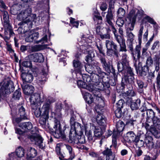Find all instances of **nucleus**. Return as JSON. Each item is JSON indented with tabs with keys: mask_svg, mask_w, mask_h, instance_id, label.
Wrapping results in <instances>:
<instances>
[{
	"mask_svg": "<svg viewBox=\"0 0 160 160\" xmlns=\"http://www.w3.org/2000/svg\"><path fill=\"white\" fill-rule=\"evenodd\" d=\"M29 100L35 115L40 117V123L45 125L49 118L50 104L55 101L54 99L50 97L46 99L44 96L41 98L39 94L36 93L31 96Z\"/></svg>",
	"mask_w": 160,
	"mask_h": 160,
	"instance_id": "obj_1",
	"label": "nucleus"
},
{
	"mask_svg": "<svg viewBox=\"0 0 160 160\" xmlns=\"http://www.w3.org/2000/svg\"><path fill=\"white\" fill-rule=\"evenodd\" d=\"M19 126L26 131L32 128L30 131L32 134L28 136V138L32 142H34L35 144L38 146L40 148H43L45 146V144L43 142L42 138L38 134V131L37 128L35 127L32 128V124L30 122L22 123Z\"/></svg>",
	"mask_w": 160,
	"mask_h": 160,
	"instance_id": "obj_2",
	"label": "nucleus"
},
{
	"mask_svg": "<svg viewBox=\"0 0 160 160\" xmlns=\"http://www.w3.org/2000/svg\"><path fill=\"white\" fill-rule=\"evenodd\" d=\"M145 136L144 133L142 131L138 132L137 135L132 131H130L126 134L125 137V140L128 143L135 142L136 145H138L140 141L142 143L141 145L142 146L144 144V142L142 139V137Z\"/></svg>",
	"mask_w": 160,
	"mask_h": 160,
	"instance_id": "obj_3",
	"label": "nucleus"
},
{
	"mask_svg": "<svg viewBox=\"0 0 160 160\" xmlns=\"http://www.w3.org/2000/svg\"><path fill=\"white\" fill-rule=\"evenodd\" d=\"M145 136L142 137V139H143L146 143V145L149 149H153V151L160 152V140L157 141L156 143L152 137L150 135H146L144 134Z\"/></svg>",
	"mask_w": 160,
	"mask_h": 160,
	"instance_id": "obj_4",
	"label": "nucleus"
},
{
	"mask_svg": "<svg viewBox=\"0 0 160 160\" xmlns=\"http://www.w3.org/2000/svg\"><path fill=\"white\" fill-rule=\"evenodd\" d=\"M148 119H146V120L143 122H141L142 123V127H144L148 132H151L155 138L158 139L160 137V132L157 131L154 128L153 124H152V121L149 120L148 121Z\"/></svg>",
	"mask_w": 160,
	"mask_h": 160,
	"instance_id": "obj_5",
	"label": "nucleus"
},
{
	"mask_svg": "<svg viewBox=\"0 0 160 160\" xmlns=\"http://www.w3.org/2000/svg\"><path fill=\"white\" fill-rule=\"evenodd\" d=\"M60 126V122L55 118L53 126V135L56 138L63 139L65 138V136L63 132L62 131Z\"/></svg>",
	"mask_w": 160,
	"mask_h": 160,
	"instance_id": "obj_6",
	"label": "nucleus"
},
{
	"mask_svg": "<svg viewBox=\"0 0 160 160\" xmlns=\"http://www.w3.org/2000/svg\"><path fill=\"white\" fill-rule=\"evenodd\" d=\"M14 89L12 81H7L3 84L0 89V96L5 94H9Z\"/></svg>",
	"mask_w": 160,
	"mask_h": 160,
	"instance_id": "obj_7",
	"label": "nucleus"
},
{
	"mask_svg": "<svg viewBox=\"0 0 160 160\" xmlns=\"http://www.w3.org/2000/svg\"><path fill=\"white\" fill-rule=\"evenodd\" d=\"M93 94L94 98L96 99L95 103L97 104L95 108V110L96 111H102L104 106L103 98L99 91H97L96 93Z\"/></svg>",
	"mask_w": 160,
	"mask_h": 160,
	"instance_id": "obj_8",
	"label": "nucleus"
},
{
	"mask_svg": "<svg viewBox=\"0 0 160 160\" xmlns=\"http://www.w3.org/2000/svg\"><path fill=\"white\" fill-rule=\"evenodd\" d=\"M137 73L142 77H144L147 75V73L149 71V66L147 65L142 66L141 62H139L138 63H135L134 65Z\"/></svg>",
	"mask_w": 160,
	"mask_h": 160,
	"instance_id": "obj_9",
	"label": "nucleus"
},
{
	"mask_svg": "<svg viewBox=\"0 0 160 160\" xmlns=\"http://www.w3.org/2000/svg\"><path fill=\"white\" fill-rule=\"evenodd\" d=\"M32 12V9L31 8H28L20 12L17 17V19L23 21L19 23V25H24V21L28 18Z\"/></svg>",
	"mask_w": 160,
	"mask_h": 160,
	"instance_id": "obj_10",
	"label": "nucleus"
},
{
	"mask_svg": "<svg viewBox=\"0 0 160 160\" xmlns=\"http://www.w3.org/2000/svg\"><path fill=\"white\" fill-rule=\"evenodd\" d=\"M141 45V43H138V44L136 46L135 49L131 52L134 65L135 63H138L139 62H140V59L141 57L140 52Z\"/></svg>",
	"mask_w": 160,
	"mask_h": 160,
	"instance_id": "obj_11",
	"label": "nucleus"
},
{
	"mask_svg": "<svg viewBox=\"0 0 160 160\" xmlns=\"http://www.w3.org/2000/svg\"><path fill=\"white\" fill-rule=\"evenodd\" d=\"M117 68L118 72L124 73V75H134L132 68H131L129 65L128 66L121 67L120 64L118 63L117 64Z\"/></svg>",
	"mask_w": 160,
	"mask_h": 160,
	"instance_id": "obj_12",
	"label": "nucleus"
},
{
	"mask_svg": "<svg viewBox=\"0 0 160 160\" xmlns=\"http://www.w3.org/2000/svg\"><path fill=\"white\" fill-rule=\"evenodd\" d=\"M141 101L139 98L132 100V98L129 99V107L132 111L139 109L141 105Z\"/></svg>",
	"mask_w": 160,
	"mask_h": 160,
	"instance_id": "obj_13",
	"label": "nucleus"
},
{
	"mask_svg": "<svg viewBox=\"0 0 160 160\" xmlns=\"http://www.w3.org/2000/svg\"><path fill=\"white\" fill-rule=\"evenodd\" d=\"M28 58L31 61L35 62H42L44 60L43 55L39 53L31 54L28 56Z\"/></svg>",
	"mask_w": 160,
	"mask_h": 160,
	"instance_id": "obj_14",
	"label": "nucleus"
},
{
	"mask_svg": "<svg viewBox=\"0 0 160 160\" xmlns=\"http://www.w3.org/2000/svg\"><path fill=\"white\" fill-rule=\"evenodd\" d=\"M125 124L124 122L121 120H119L118 122L115 124V128H113L112 133L115 132L116 134L120 135L121 133L123 131Z\"/></svg>",
	"mask_w": 160,
	"mask_h": 160,
	"instance_id": "obj_15",
	"label": "nucleus"
},
{
	"mask_svg": "<svg viewBox=\"0 0 160 160\" xmlns=\"http://www.w3.org/2000/svg\"><path fill=\"white\" fill-rule=\"evenodd\" d=\"M73 66L76 68V70L78 72L76 73V76H80L79 78H82L84 81L87 82V79H86L85 76H83L80 73L81 69L82 68V65L80 62L78 60H74L73 61Z\"/></svg>",
	"mask_w": 160,
	"mask_h": 160,
	"instance_id": "obj_16",
	"label": "nucleus"
},
{
	"mask_svg": "<svg viewBox=\"0 0 160 160\" xmlns=\"http://www.w3.org/2000/svg\"><path fill=\"white\" fill-rule=\"evenodd\" d=\"M97 113L96 120L98 124L100 126L105 127L106 126V118L100 112L101 111H96Z\"/></svg>",
	"mask_w": 160,
	"mask_h": 160,
	"instance_id": "obj_17",
	"label": "nucleus"
},
{
	"mask_svg": "<svg viewBox=\"0 0 160 160\" xmlns=\"http://www.w3.org/2000/svg\"><path fill=\"white\" fill-rule=\"evenodd\" d=\"M83 127L81 126V124L77 122L71 126L70 131L76 133L77 134H81L83 133Z\"/></svg>",
	"mask_w": 160,
	"mask_h": 160,
	"instance_id": "obj_18",
	"label": "nucleus"
},
{
	"mask_svg": "<svg viewBox=\"0 0 160 160\" xmlns=\"http://www.w3.org/2000/svg\"><path fill=\"white\" fill-rule=\"evenodd\" d=\"M90 89H88V90L91 92H92L93 93H95L96 92L97 90L102 91L104 89V86L102 82H99L94 83L93 85H90Z\"/></svg>",
	"mask_w": 160,
	"mask_h": 160,
	"instance_id": "obj_19",
	"label": "nucleus"
},
{
	"mask_svg": "<svg viewBox=\"0 0 160 160\" xmlns=\"http://www.w3.org/2000/svg\"><path fill=\"white\" fill-rule=\"evenodd\" d=\"M147 22L150 23V24L155 25V26H154V28L155 29V30L157 31L158 29L159 26L158 24H157V22L154 20L153 18L147 15L144 17L143 19L142 20V23L144 22L145 23H146Z\"/></svg>",
	"mask_w": 160,
	"mask_h": 160,
	"instance_id": "obj_20",
	"label": "nucleus"
},
{
	"mask_svg": "<svg viewBox=\"0 0 160 160\" xmlns=\"http://www.w3.org/2000/svg\"><path fill=\"white\" fill-rule=\"evenodd\" d=\"M112 135V145H111V148L113 147L114 149H115L114 151L113 154L115 153H116L117 152V149L118 148V147L117 146V138L120 135L118 134H116L115 132H114V133L112 132V133H111V135Z\"/></svg>",
	"mask_w": 160,
	"mask_h": 160,
	"instance_id": "obj_21",
	"label": "nucleus"
},
{
	"mask_svg": "<svg viewBox=\"0 0 160 160\" xmlns=\"http://www.w3.org/2000/svg\"><path fill=\"white\" fill-rule=\"evenodd\" d=\"M125 104L124 100L121 99L116 103L115 105L113 106L112 110L113 111H122V109L123 108Z\"/></svg>",
	"mask_w": 160,
	"mask_h": 160,
	"instance_id": "obj_22",
	"label": "nucleus"
},
{
	"mask_svg": "<svg viewBox=\"0 0 160 160\" xmlns=\"http://www.w3.org/2000/svg\"><path fill=\"white\" fill-rule=\"evenodd\" d=\"M4 33L7 35L9 33L10 37L13 36L14 33L12 31V27L8 22V20L4 21Z\"/></svg>",
	"mask_w": 160,
	"mask_h": 160,
	"instance_id": "obj_23",
	"label": "nucleus"
},
{
	"mask_svg": "<svg viewBox=\"0 0 160 160\" xmlns=\"http://www.w3.org/2000/svg\"><path fill=\"white\" fill-rule=\"evenodd\" d=\"M128 84L126 82V79L122 78L121 83L118 84L116 87V89L118 92H124L125 87Z\"/></svg>",
	"mask_w": 160,
	"mask_h": 160,
	"instance_id": "obj_24",
	"label": "nucleus"
},
{
	"mask_svg": "<svg viewBox=\"0 0 160 160\" xmlns=\"http://www.w3.org/2000/svg\"><path fill=\"white\" fill-rule=\"evenodd\" d=\"M21 76L23 81L26 82H31L33 79V75L30 73L22 72Z\"/></svg>",
	"mask_w": 160,
	"mask_h": 160,
	"instance_id": "obj_25",
	"label": "nucleus"
},
{
	"mask_svg": "<svg viewBox=\"0 0 160 160\" xmlns=\"http://www.w3.org/2000/svg\"><path fill=\"white\" fill-rule=\"evenodd\" d=\"M37 155L36 150L32 148H28L27 154V160H31L32 158L35 157Z\"/></svg>",
	"mask_w": 160,
	"mask_h": 160,
	"instance_id": "obj_26",
	"label": "nucleus"
},
{
	"mask_svg": "<svg viewBox=\"0 0 160 160\" xmlns=\"http://www.w3.org/2000/svg\"><path fill=\"white\" fill-rule=\"evenodd\" d=\"M137 123L136 118L135 117L131 118L129 116V118L127 119L125 125L127 127L130 128H133L134 126Z\"/></svg>",
	"mask_w": 160,
	"mask_h": 160,
	"instance_id": "obj_27",
	"label": "nucleus"
},
{
	"mask_svg": "<svg viewBox=\"0 0 160 160\" xmlns=\"http://www.w3.org/2000/svg\"><path fill=\"white\" fill-rule=\"evenodd\" d=\"M111 55L118 57V52L117 45L113 41H111Z\"/></svg>",
	"mask_w": 160,
	"mask_h": 160,
	"instance_id": "obj_28",
	"label": "nucleus"
},
{
	"mask_svg": "<svg viewBox=\"0 0 160 160\" xmlns=\"http://www.w3.org/2000/svg\"><path fill=\"white\" fill-rule=\"evenodd\" d=\"M24 93L27 95H29L33 92L34 88L31 85H26L22 86Z\"/></svg>",
	"mask_w": 160,
	"mask_h": 160,
	"instance_id": "obj_29",
	"label": "nucleus"
},
{
	"mask_svg": "<svg viewBox=\"0 0 160 160\" xmlns=\"http://www.w3.org/2000/svg\"><path fill=\"white\" fill-rule=\"evenodd\" d=\"M147 117L146 119H148V121L149 120H152V121L153 120L157 119L158 117L155 116V112L152 109H149L147 110L146 112Z\"/></svg>",
	"mask_w": 160,
	"mask_h": 160,
	"instance_id": "obj_30",
	"label": "nucleus"
},
{
	"mask_svg": "<svg viewBox=\"0 0 160 160\" xmlns=\"http://www.w3.org/2000/svg\"><path fill=\"white\" fill-rule=\"evenodd\" d=\"M90 128L93 129L94 134L95 137H99L103 134L101 129L98 126H91Z\"/></svg>",
	"mask_w": 160,
	"mask_h": 160,
	"instance_id": "obj_31",
	"label": "nucleus"
},
{
	"mask_svg": "<svg viewBox=\"0 0 160 160\" xmlns=\"http://www.w3.org/2000/svg\"><path fill=\"white\" fill-rule=\"evenodd\" d=\"M86 70L90 74L94 73L98 70L99 68L96 66H93L92 64H86L85 66Z\"/></svg>",
	"mask_w": 160,
	"mask_h": 160,
	"instance_id": "obj_32",
	"label": "nucleus"
},
{
	"mask_svg": "<svg viewBox=\"0 0 160 160\" xmlns=\"http://www.w3.org/2000/svg\"><path fill=\"white\" fill-rule=\"evenodd\" d=\"M83 98L85 100L88 104H91L93 101V98L92 96L88 92L85 91H82Z\"/></svg>",
	"mask_w": 160,
	"mask_h": 160,
	"instance_id": "obj_33",
	"label": "nucleus"
},
{
	"mask_svg": "<svg viewBox=\"0 0 160 160\" xmlns=\"http://www.w3.org/2000/svg\"><path fill=\"white\" fill-rule=\"evenodd\" d=\"M47 73H44L39 74L37 78V82L39 85H42L44 84L46 81Z\"/></svg>",
	"mask_w": 160,
	"mask_h": 160,
	"instance_id": "obj_34",
	"label": "nucleus"
},
{
	"mask_svg": "<svg viewBox=\"0 0 160 160\" xmlns=\"http://www.w3.org/2000/svg\"><path fill=\"white\" fill-rule=\"evenodd\" d=\"M111 27H112V29L113 31V33L118 43L119 44V45L121 46V41L123 38V37L119 35L116 34L117 33V31L116 29L114 28V26L112 25V23L111 21Z\"/></svg>",
	"mask_w": 160,
	"mask_h": 160,
	"instance_id": "obj_35",
	"label": "nucleus"
},
{
	"mask_svg": "<svg viewBox=\"0 0 160 160\" xmlns=\"http://www.w3.org/2000/svg\"><path fill=\"white\" fill-rule=\"evenodd\" d=\"M78 134L71 131H70L69 134V141L70 143H77L78 137Z\"/></svg>",
	"mask_w": 160,
	"mask_h": 160,
	"instance_id": "obj_36",
	"label": "nucleus"
},
{
	"mask_svg": "<svg viewBox=\"0 0 160 160\" xmlns=\"http://www.w3.org/2000/svg\"><path fill=\"white\" fill-rule=\"evenodd\" d=\"M28 18L24 21L25 24H27L29 27H31L32 25V22H35L36 19V16L35 14H31Z\"/></svg>",
	"mask_w": 160,
	"mask_h": 160,
	"instance_id": "obj_37",
	"label": "nucleus"
},
{
	"mask_svg": "<svg viewBox=\"0 0 160 160\" xmlns=\"http://www.w3.org/2000/svg\"><path fill=\"white\" fill-rule=\"evenodd\" d=\"M137 83L138 86V92L140 94H143V88H146L147 86H144V83L141 80H137Z\"/></svg>",
	"mask_w": 160,
	"mask_h": 160,
	"instance_id": "obj_38",
	"label": "nucleus"
},
{
	"mask_svg": "<svg viewBox=\"0 0 160 160\" xmlns=\"http://www.w3.org/2000/svg\"><path fill=\"white\" fill-rule=\"evenodd\" d=\"M47 47L46 44L35 45L31 47V50L32 52H37L46 48Z\"/></svg>",
	"mask_w": 160,
	"mask_h": 160,
	"instance_id": "obj_39",
	"label": "nucleus"
},
{
	"mask_svg": "<svg viewBox=\"0 0 160 160\" xmlns=\"http://www.w3.org/2000/svg\"><path fill=\"white\" fill-rule=\"evenodd\" d=\"M128 56L125 54H123L121 60V67H123L126 66H129V62L128 60Z\"/></svg>",
	"mask_w": 160,
	"mask_h": 160,
	"instance_id": "obj_40",
	"label": "nucleus"
},
{
	"mask_svg": "<svg viewBox=\"0 0 160 160\" xmlns=\"http://www.w3.org/2000/svg\"><path fill=\"white\" fill-rule=\"evenodd\" d=\"M89 125L86 124L84 125V128L85 131V133L86 135L87 136L88 138L90 141H92L93 138L92 136V132L90 130L88 129Z\"/></svg>",
	"mask_w": 160,
	"mask_h": 160,
	"instance_id": "obj_41",
	"label": "nucleus"
},
{
	"mask_svg": "<svg viewBox=\"0 0 160 160\" xmlns=\"http://www.w3.org/2000/svg\"><path fill=\"white\" fill-rule=\"evenodd\" d=\"M22 6L20 5H16L13 6L11 9V13L12 14L16 15H17L19 14V13L20 12L19 11V8Z\"/></svg>",
	"mask_w": 160,
	"mask_h": 160,
	"instance_id": "obj_42",
	"label": "nucleus"
},
{
	"mask_svg": "<svg viewBox=\"0 0 160 160\" xmlns=\"http://www.w3.org/2000/svg\"><path fill=\"white\" fill-rule=\"evenodd\" d=\"M134 75H124L123 77L124 79H126V82L128 84H133L134 82Z\"/></svg>",
	"mask_w": 160,
	"mask_h": 160,
	"instance_id": "obj_43",
	"label": "nucleus"
},
{
	"mask_svg": "<svg viewBox=\"0 0 160 160\" xmlns=\"http://www.w3.org/2000/svg\"><path fill=\"white\" fill-rule=\"evenodd\" d=\"M154 155L153 158H151L149 156L146 155L144 156L143 160H155L160 153V152H158V151H153Z\"/></svg>",
	"mask_w": 160,
	"mask_h": 160,
	"instance_id": "obj_44",
	"label": "nucleus"
},
{
	"mask_svg": "<svg viewBox=\"0 0 160 160\" xmlns=\"http://www.w3.org/2000/svg\"><path fill=\"white\" fill-rule=\"evenodd\" d=\"M144 29L143 24L141 23L140 25V29L138 33V43L142 44V36L143 32V31Z\"/></svg>",
	"mask_w": 160,
	"mask_h": 160,
	"instance_id": "obj_45",
	"label": "nucleus"
},
{
	"mask_svg": "<svg viewBox=\"0 0 160 160\" xmlns=\"http://www.w3.org/2000/svg\"><path fill=\"white\" fill-rule=\"evenodd\" d=\"M66 147L67 149L68 150L70 155L69 158L67 159H64V160H72L74 158V153L72 150V147L69 145H66Z\"/></svg>",
	"mask_w": 160,
	"mask_h": 160,
	"instance_id": "obj_46",
	"label": "nucleus"
},
{
	"mask_svg": "<svg viewBox=\"0 0 160 160\" xmlns=\"http://www.w3.org/2000/svg\"><path fill=\"white\" fill-rule=\"evenodd\" d=\"M16 152L17 156L19 158L23 157L24 155V150L20 147H19L16 149Z\"/></svg>",
	"mask_w": 160,
	"mask_h": 160,
	"instance_id": "obj_47",
	"label": "nucleus"
},
{
	"mask_svg": "<svg viewBox=\"0 0 160 160\" xmlns=\"http://www.w3.org/2000/svg\"><path fill=\"white\" fill-rule=\"evenodd\" d=\"M19 113L21 118H22L23 119H27V116L26 115L25 108L23 106H21L19 108Z\"/></svg>",
	"mask_w": 160,
	"mask_h": 160,
	"instance_id": "obj_48",
	"label": "nucleus"
},
{
	"mask_svg": "<svg viewBox=\"0 0 160 160\" xmlns=\"http://www.w3.org/2000/svg\"><path fill=\"white\" fill-rule=\"evenodd\" d=\"M154 128L157 131L160 130V120L157 118L152 121Z\"/></svg>",
	"mask_w": 160,
	"mask_h": 160,
	"instance_id": "obj_49",
	"label": "nucleus"
},
{
	"mask_svg": "<svg viewBox=\"0 0 160 160\" xmlns=\"http://www.w3.org/2000/svg\"><path fill=\"white\" fill-rule=\"evenodd\" d=\"M20 89H18L13 93L12 98L13 99L18 100L21 96Z\"/></svg>",
	"mask_w": 160,
	"mask_h": 160,
	"instance_id": "obj_50",
	"label": "nucleus"
},
{
	"mask_svg": "<svg viewBox=\"0 0 160 160\" xmlns=\"http://www.w3.org/2000/svg\"><path fill=\"white\" fill-rule=\"evenodd\" d=\"M78 85L80 88L87 89H90V88L88 86L86 83L81 80H79L77 81Z\"/></svg>",
	"mask_w": 160,
	"mask_h": 160,
	"instance_id": "obj_51",
	"label": "nucleus"
},
{
	"mask_svg": "<svg viewBox=\"0 0 160 160\" xmlns=\"http://www.w3.org/2000/svg\"><path fill=\"white\" fill-rule=\"evenodd\" d=\"M78 137L77 139V144H83L85 143V139L84 136L82 134H78Z\"/></svg>",
	"mask_w": 160,
	"mask_h": 160,
	"instance_id": "obj_52",
	"label": "nucleus"
},
{
	"mask_svg": "<svg viewBox=\"0 0 160 160\" xmlns=\"http://www.w3.org/2000/svg\"><path fill=\"white\" fill-rule=\"evenodd\" d=\"M102 153L104 156H106V160H110V149L106 147Z\"/></svg>",
	"mask_w": 160,
	"mask_h": 160,
	"instance_id": "obj_53",
	"label": "nucleus"
},
{
	"mask_svg": "<svg viewBox=\"0 0 160 160\" xmlns=\"http://www.w3.org/2000/svg\"><path fill=\"white\" fill-rule=\"evenodd\" d=\"M115 116L120 119L122 116L124 117L126 116V111H125L122 112V111L119 112L118 111H114Z\"/></svg>",
	"mask_w": 160,
	"mask_h": 160,
	"instance_id": "obj_54",
	"label": "nucleus"
},
{
	"mask_svg": "<svg viewBox=\"0 0 160 160\" xmlns=\"http://www.w3.org/2000/svg\"><path fill=\"white\" fill-rule=\"evenodd\" d=\"M95 54L92 51L88 52V55L86 57V61L88 62L90 60H91L92 58L95 57Z\"/></svg>",
	"mask_w": 160,
	"mask_h": 160,
	"instance_id": "obj_55",
	"label": "nucleus"
},
{
	"mask_svg": "<svg viewBox=\"0 0 160 160\" xmlns=\"http://www.w3.org/2000/svg\"><path fill=\"white\" fill-rule=\"evenodd\" d=\"M126 35L128 37L127 42H133L134 37L135 36L132 32H130L129 33H126Z\"/></svg>",
	"mask_w": 160,
	"mask_h": 160,
	"instance_id": "obj_56",
	"label": "nucleus"
},
{
	"mask_svg": "<svg viewBox=\"0 0 160 160\" xmlns=\"http://www.w3.org/2000/svg\"><path fill=\"white\" fill-rule=\"evenodd\" d=\"M118 82L117 77L111 76V86H115Z\"/></svg>",
	"mask_w": 160,
	"mask_h": 160,
	"instance_id": "obj_57",
	"label": "nucleus"
},
{
	"mask_svg": "<svg viewBox=\"0 0 160 160\" xmlns=\"http://www.w3.org/2000/svg\"><path fill=\"white\" fill-rule=\"evenodd\" d=\"M28 33L31 34L33 40H36L38 37L39 33L38 32H33V31H31L28 32Z\"/></svg>",
	"mask_w": 160,
	"mask_h": 160,
	"instance_id": "obj_58",
	"label": "nucleus"
},
{
	"mask_svg": "<svg viewBox=\"0 0 160 160\" xmlns=\"http://www.w3.org/2000/svg\"><path fill=\"white\" fill-rule=\"evenodd\" d=\"M154 61L155 62V65H160V57L159 55H156L153 58Z\"/></svg>",
	"mask_w": 160,
	"mask_h": 160,
	"instance_id": "obj_59",
	"label": "nucleus"
},
{
	"mask_svg": "<svg viewBox=\"0 0 160 160\" xmlns=\"http://www.w3.org/2000/svg\"><path fill=\"white\" fill-rule=\"evenodd\" d=\"M1 11L2 12L3 14V17L4 21L8 20V12L4 11V10H2Z\"/></svg>",
	"mask_w": 160,
	"mask_h": 160,
	"instance_id": "obj_60",
	"label": "nucleus"
},
{
	"mask_svg": "<svg viewBox=\"0 0 160 160\" xmlns=\"http://www.w3.org/2000/svg\"><path fill=\"white\" fill-rule=\"evenodd\" d=\"M157 87L160 89V71L158 72V73L156 78V82Z\"/></svg>",
	"mask_w": 160,
	"mask_h": 160,
	"instance_id": "obj_61",
	"label": "nucleus"
},
{
	"mask_svg": "<svg viewBox=\"0 0 160 160\" xmlns=\"http://www.w3.org/2000/svg\"><path fill=\"white\" fill-rule=\"evenodd\" d=\"M153 61L151 56H149L147 59L145 65L151 66L153 64Z\"/></svg>",
	"mask_w": 160,
	"mask_h": 160,
	"instance_id": "obj_62",
	"label": "nucleus"
},
{
	"mask_svg": "<svg viewBox=\"0 0 160 160\" xmlns=\"http://www.w3.org/2000/svg\"><path fill=\"white\" fill-rule=\"evenodd\" d=\"M127 92L129 96L131 97H134L136 95L135 92L134 90H133V89H129L128 91H127Z\"/></svg>",
	"mask_w": 160,
	"mask_h": 160,
	"instance_id": "obj_63",
	"label": "nucleus"
},
{
	"mask_svg": "<svg viewBox=\"0 0 160 160\" xmlns=\"http://www.w3.org/2000/svg\"><path fill=\"white\" fill-rule=\"evenodd\" d=\"M121 46H120L122 50L126 51V45L125 44V40L124 38L121 41Z\"/></svg>",
	"mask_w": 160,
	"mask_h": 160,
	"instance_id": "obj_64",
	"label": "nucleus"
}]
</instances>
